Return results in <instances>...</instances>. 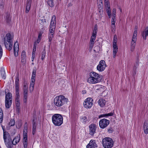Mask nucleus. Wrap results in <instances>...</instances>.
I'll return each mask as SVG.
<instances>
[{
	"instance_id": "nucleus-1",
	"label": "nucleus",
	"mask_w": 148,
	"mask_h": 148,
	"mask_svg": "<svg viewBox=\"0 0 148 148\" xmlns=\"http://www.w3.org/2000/svg\"><path fill=\"white\" fill-rule=\"evenodd\" d=\"M102 76L94 72H91L90 77L88 79V82L90 84H95L100 82L102 79Z\"/></svg>"
},
{
	"instance_id": "nucleus-2",
	"label": "nucleus",
	"mask_w": 148,
	"mask_h": 148,
	"mask_svg": "<svg viewBox=\"0 0 148 148\" xmlns=\"http://www.w3.org/2000/svg\"><path fill=\"white\" fill-rule=\"evenodd\" d=\"M68 101L67 98L63 95L56 96L54 99V102L55 105L57 106L60 107L65 104H66Z\"/></svg>"
},
{
	"instance_id": "nucleus-3",
	"label": "nucleus",
	"mask_w": 148,
	"mask_h": 148,
	"mask_svg": "<svg viewBox=\"0 0 148 148\" xmlns=\"http://www.w3.org/2000/svg\"><path fill=\"white\" fill-rule=\"evenodd\" d=\"M52 122L55 126H60L63 123V118L62 115L60 114H54L52 117Z\"/></svg>"
},
{
	"instance_id": "nucleus-4",
	"label": "nucleus",
	"mask_w": 148,
	"mask_h": 148,
	"mask_svg": "<svg viewBox=\"0 0 148 148\" xmlns=\"http://www.w3.org/2000/svg\"><path fill=\"white\" fill-rule=\"evenodd\" d=\"M20 140V136L18 135L16 136L12 141V139L10 136V137L6 139L7 145L5 144L8 148H12L13 145H15L17 144Z\"/></svg>"
},
{
	"instance_id": "nucleus-5",
	"label": "nucleus",
	"mask_w": 148,
	"mask_h": 148,
	"mask_svg": "<svg viewBox=\"0 0 148 148\" xmlns=\"http://www.w3.org/2000/svg\"><path fill=\"white\" fill-rule=\"evenodd\" d=\"M102 144L104 148H112L114 145V142L111 138L106 137L103 139Z\"/></svg>"
},
{
	"instance_id": "nucleus-6",
	"label": "nucleus",
	"mask_w": 148,
	"mask_h": 148,
	"mask_svg": "<svg viewBox=\"0 0 148 148\" xmlns=\"http://www.w3.org/2000/svg\"><path fill=\"white\" fill-rule=\"evenodd\" d=\"M137 29L138 27L137 26H135L134 28V31L133 34V36L132 38V41L131 42V51H133L135 46L136 45V36H137Z\"/></svg>"
},
{
	"instance_id": "nucleus-7",
	"label": "nucleus",
	"mask_w": 148,
	"mask_h": 148,
	"mask_svg": "<svg viewBox=\"0 0 148 148\" xmlns=\"http://www.w3.org/2000/svg\"><path fill=\"white\" fill-rule=\"evenodd\" d=\"M28 86L27 84H24L23 86V101L24 103H26L28 97Z\"/></svg>"
},
{
	"instance_id": "nucleus-8",
	"label": "nucleus",
	"mask_w": 148,
	"mask_h": 148,
	"mask_svg": "<svg viewBox=\"0 0 148 148\" xmlns=\"http://www.w3.org/2000/svg\"><path fill=\"white\" fill-rule=\"evenodd\" d=\"M36 71L35 70H34L32 72V73L31 78V81L30 82L29 86L30 93H32L34 89V82L35 81L36 75Z\"/></svg>"
},
{
	"instance_id": "nucleus-9",
	"label": "nucleus",
	"mask_w": 148,
	"mask_h": 148,
	"mask_svg": "<svg viewBox=\"0 0 148 148\" xmlns=\"http://www.w3.org/2000/svg\"><path fill=\"white\" fill-rule=\"evenodd\" d=\"M93 103L92 99L90 97L87 98L84 101L83 104L84 108H90Z\"/></svg>"
},
{
	"instance_id": "nucleus-10",
	"label": "nucleus",
	"mask_w": 148,
	"mask_h": 148,
	"mask_svg": "<svg viewBox=\"0 0 148 148\" xmlns=\"http://www.w3.org/2000/svg\"><path fill=\"white\" fill-rule=\"evenodd\" d=\"M110 123L109 120L104 119L100 120L99 122L100 127L102 129H104L107 127Z\"/></svg>"
},
{
	"instance_id": "nucleus-11",
	"label": "nucleus",
	"mask_w": 148,
	"mask_h": 148,
	"mask_svg": "<svg viewBox=\"0 0 148 148\" xmlns=\"http://www.w3.org/2000/svg\"><path fill=\"white\" fill-rule=\"evenodd\" d=\"M106 67L105 62L104 60H101L99 62V64L97 66V68L99 71L101 72L104 70Z\"/></svg>"
},
{
	"instance_id": "nucleus-12",
	"label": "nucleus",
	"mask_w": 148,
	"mask_h": 148,
	"mask_svg": "<svg viewBox=\"0 0 148 148\" xmlns=\"http://www.w3.org/2000/svg\"><path fill=\"white\" fill-rule=\"evenodd\" d=\"M89 134L92 136L96 133V130L97 129V126L95 124H91L89 125Z\"/></svg>"
},
{
	"instance_id": "nucleus-13",
	"label": "nucleus",
	"mask_w": 148,
	"mask_h": 148,
	"mask_svg": "<svg viewBox=\"0 0 148 148\" xmlns=\"http://www.w3.org/2000/svg\"><path fill=\"white\" fill-rule=\"evenodd\" d=\"M2 128L3 131V138L5 144L7 145V142L6 141V139L10 137V135L8 132L5 131V129L4 127L3 126H2Z\"/></svg>"
},
{
	"instance_id": "nucleus-14",
	"label": "nucleus",
	"mask_w": 148,
	"mask_h": 148,
	"mask_svg": "<svg viewBox=\"0 0 148 148\" xmlns=\"http://www.w3.org/2000/svg\"><path fill=\"white\" fill-rule=\"evenodd\" d=\"M97 147L95 141L91 140L86 146V148H95Z\"/></svg>"
},
{
	"instance_id": "nucleus-15",
	"label": "nucleus",
	"mask_w": 148,
	"mask_h": 148,
	"mask_svg": "<svg viewBox=\"0 0 148 148\" xmlns=\"http://www.w3.org/2000/svg\"><path fill=\"white\" fill-rule=\"evenodd\" d=\"M56 17L55 16L53 15L52 18L51 22L49 28L55 29L56 28Z\"/></svg>"
},
{
	"instance_id": "nucleus-16",
	"label": "nucleus",
	"mask_w": 148,
	"mask_h": 148,
	"mask_svg": "<svg viewBox=\"0 0 148 148\" xmlns=\"http://www.w3.org/2000/svg\"><path fill=\"white\" fill-rule=\"evenodd\" d=\"M8 91V89H6L5 90V100L12 101V95L11 93L9 92L7 93V92Z\"/></svg>"
},
{
	"instance_id": "nucleus-17",
	"label": "nucleus",
	"mask_w": 148,
	"mask_h": 148,
	"mask_svg": "<svg viewBox=\"0 0 148 148\" xmlns=\"http://www.w3.org/2000/svg\"><path fill=\"white\" fill-rule=\"evenodd\" d=\"M14 54L15 57H17L18 55V52L19 49V45L18 42L17 41L15 42L14 43Z\"/></svg>"
},
{
	"instance_id": "nucleus-18",
	"label": "nucleus",
	"mask_w": 148,
	"mask_h": 148,
	"mask_svg": "<svg viewBox=\"0 0 148 148\" xmlns=\"http://www.w3.org/2000/svg\"><path fill=\"white\" fill-rule=\"evenodd\" d=\"M4 44L5 48L8 50H11L12 47V42H9L7 40H4Z\"/></svg>"
},
{
	"instance_id": "nucleus-19",
	"label": "nucleus",
	"mask_w": 148,
	"mask_h": 148,
	"mask_svg": "<svg viewBox=\"0 0 148 148\" xmlns=\"http://www.w3.org/2000/svg\"><path fill=\"white\" fill-rule=\"evenodd\" d=\"M96 36H92L90 38V47L89 48L91 50H92L94 46L95 43V40Z\"/></svg>"
},
{
	"instance_id": "nucleus-20",
	"label": "nucleus",
	"mask_w": 148,
	"mask_h": 148,
	"mask_svg": "<svg viewBox=\"0 0 148 148\" xmlns=\"http://www.w3.org/2000/svg\"><path fill=\"white\" fill-rule=\"evenodd\" d=\"M143 128L145 134H148V121H145L143 125Z\"/></svg>"
},
{
	"instance_id": "nucleus-21",
	"label": "nucleus",
	"mask_w": 148,
	"mask_h": 148,
	"mask_svg": "<svg viewBox=\"0 0 148 148\" xmlns=\"http://www.w3.org/2000/svg\"><path fill=\"white\" fill-rule=\"evenodd\" d=\"M13 37L10 33L7 34L5 36L4 40H7L9 42H12Z\"/></svg>"
},
{
	"instance_id": "nucleus-22",
	"label": "nucleus",
	"mask_w": 148,
	"mask_h": 148,
	"mask_svg": "<svg viewBox=\"0 0 148 148\" xmlns=\"http://www.w3.org/2000/svg\"><path fill=\"white\" fill-rule=\"evenodd\" d=\"M142 35L143 38L144 40H146L147 37L148 36V26L147 27L145 30L142 32Z\"/></svg>"
},
{
	"instance_id": "nucleus-23",
	"label": "nucleus",
	"mask_w": 148,
	"mask_h": 148,
	"mask_svg": "<svg viewBox=\"0 0 148 148\" xmlns=\"http://www.w3.org/2000/svg\"><path fill=\"white\" fill-rule=\"evenodd\" d=\"M98 103L99 106L103 107L105 105L106 101L104 99H100L98 101Z\"/></svg>"
},
{
	"instance_id": "nucleus-24",
	"label": "nucleus",
	"mask_w": 148,
	"mask_h": 148,
	"mask_svg": "<svg viewBox=\"0 0 148 148\" xmlns=\"http://www.w3.org/2000/svg\"><path fill=\"white\" fill-rule=\"evenodd\" d=\"M27 2L25 10V12L26 13H28L30 10L31 3V0H27Z\"/></svg>"
},
{
	"instance_id": "nucleus-25",
	"label": "nucleus",
	"mask_w": 148,
	"mask_h": 148,
	"mask_svg": "<svg viewBox=\"0 0 148 148\" xmlns=\"http://www.w3.org/2000/svg\"><path fill=\"white\" fill-rule=\"evenodd\" d=\"M21 61L23 62H25L26 60V55L25 52L23 51H22L21 54Z\"/></svg>"
},
{
	"instance_id": "nucleus-26",
	"label": "nucleus",
	"mask_w": 148,
	"mask_h": 148,
	"mask_svg": "<svg viewBox=\"0 0 148 148\" xmlns=\"http://www.w3.org/2000/svg\"><path fill=\"white\" fill-rule=\"evenodd\" d=\"M118 51V47L117 46H113V57L114 58H115L116 53Z\"/></svg>"
},
{
	"instance_id": "nucleus-27",
	"label": "nucleus",
	"mask_w": 148,
	"mask_h": 148,
	"mask_svg": "<svg viewBox=\"0 0 148 148\" xmlns=\"http://www.w3.org/2000/svg\"><path fill=\"white\" fill-rule=\"evenodd\" d=\"M12 101L10 100H5V106L6 108H9L10 107L12 104Z\"/></svg>"
},
{
	"instance_id": "nucleus-28",
	"label": "nucleus",
	"mask_w": 148,
	"mask_h": 148,
	"mask_svg": "<svg viewBox=\"0 0 148 148\" xmlns=\"http://www.w3.org/2000/svg\"><path fill=\"white\" fill-rule=\"evenodd\" d=\"M16 97H20L19 86H15Z\"/></svg>"
},
{
	"instance_id": "nucleus-29",
	"label": "nucleus",
	"mask_w": 148,
	"mask_h": 148,
	"mask_svg": "<svg viewBox=\"0 0 148 148\" xmlns=\"http://www.w3.org/2000/svg\"><path fill=\"white\" fill-rule=\"evenodd\" d=\"M1 75L2 78L5 79L6 78V75L5 71V70L4 68H1Z\"/></svg>"
},
{
	"instance_id": "nucleus-30",
	"label": "nucleus",
	"mask_w": 148,
	"mask_h": 148,
	"mask_svg": "<svg viewBox=\"0 0 148 148\" xmlns=\"http://www.w3.org/2000/svg\"><path fill=\"white\" fill-rule=\"evenodd\" d=\"M34 119L33 120V124L32 133L33 135H34L35 133L36 126V124L35 122H34Z\"/></svg>"
},
{
	"instance_id": "nucleus-31",
	"label": "nucleus",
	"mask_w": 148,
	"mask_h": 148,
	"mask_svg": "<svg viewBox=\"0 0 148 148\" xmlns=\"http://www.w3.org/2000/svg\"><path fill=\"white\" fill-rule=\"evenodd\" d=\"M116 22L115 18H112L111 20V27L112 28V31L113 30L115 29V24Z\"/></svg>"
},
{
	"instance_id": "nucleus-32",
	"label": "nucleus",
	"mask_w": 148,
	"mask_h": 148,
	"mask_svg": "<svg viewBox=\"0 0 148 148\" xmlns=\"http://www.w3.org/2000/svg\"><path fill=\"white\" fill-rule=\"evenodd\" d=\"M117 42V37L116 35H114V38L113 41V46H114V45L115 46H117L116 45V43Z\"/></svg>"
},
{
	"instance_id": "nucleus-33",
	"label": "nucleus",
	"mask_w": 148,
	"mask_h": 148,
	"mask_svg": "<svg viewBox=\"0 0 148 148\" xmlns=\"http://www.w3.org/2000/svg\"><path fill=\"white\" fill-rule=\"evenodd\" d=\"M3 113L2 109L0 108V123H1L3 121Z\"/></svg>"
},
{
	"instance_id": "nucleus-34",
	"label": "nucleus",
	"mask_w": 148,
	"mask_h": 148,
	"mask_svg": "<svg viewBox=\"0 0 148 148\" xmlns=\"http://www.w3.org/2000/svg\"><path fill=\"white\" fill-rule=\"evenodd\" d=\"M15 101L16 106L18 108L19 107H20L19 97H16Z\"/></svg>"
},
{
	"instance_id": "nucleus-35",
	"label": "nucleus",
	"mask_w": 148,
	"mask_h": 148,
	"mask_svg": "<svg viewBox=\"0 0 148 148\" xmlns=\"http://www.w3.org/2000/svg\"><path fill=\"white\" fill-rule=\"evenodd\" d=\"M47 3L49 6L51 7H52L54 6L53 0H48Z\"/></svg>"
},
{
	"instance_id": "nucleus-36",
	"label": "nucleus",
	"mask_w": 148,
	"mask_h": 148,
	"mask_svg": "<svg viewBox=\"0 0 148 148\" xmlns=\"http://www.w3.org/2000/svg\"><path fill=\"white\" fill-rule=\"evenodd\" d=\"M46 56V52L45 50L42 52L41 54V59L43 60L45 58Z\"/></svg>"
},
{
	"instance_id": "nucleus-37",
	"label": "nucleus",
	"mask_w": 148,
	"mask_h": 148,
	"mask_svg": "<svg viewBox=\"0 0 148 148\" xmlns=\"http://www.w3.org/2000/svg\"><path fill=\"white\" fill-rule=\"evenodd\" d=\"M54 34H49L48 35V38L49 39V42H51L53 39V37Z\"/></svg>"
},
{
	"instance_id": "nucleus-38",
	"label": "nucleus",
	"mask_w": 148,
	"mask_h": 148,
	"mask_svg": "<svg viewBox=\"0 0 148 148\" xmlns=\"http://www.w3.org/2000/svg\"><path fill=\"white\" fill-rule=\"evenodd\" d=\"M15 124V121L13 120H11L9 123V125L11 126H13Z\"/></svg>"
},
{
	"instance_id": "nucleus-39",
	"label": "nucleus",
	"mask_w": 148,
	"mask_h": 148,
	"mask_svg": "<svg viewBox=\"0 0 148 148\" xmlns=\"http://www.w3.org/2000/svg\"><path fill=\"white\" fill-rule=\"evenodd\" d=\"M103 117L108 116H112L113 115V113L112 112H110L107 114H103Z\"/></svg>"
},
{
	"instance_id": "nucleus-40",
	"label": "nucleus",
	"mask_w": 148,
	"mask_h": 148,
	"mask_svg": "<svg viewBox=\"0 0 148 148\" xmlns=\"http://www.w3.org/2000/svg\"><path fill=\"white\" fill-rule=\"evenodd\" d=\"M41 22L40 23V24L41 25H42L43 26H45V24L46 23V20L45 19L40 20Z\"/></svg>"
},
{
	"instance_id": "nucleus-41",
	"label": "nucleus",
	"mask_w": 148,
	"mask_h": 148,
	"mask_svg": "<svg viewBox=\"0 0 148 148\" xmlns=\"http://www.w3.org/2000/svg\"><path fill=\"white\" fill-rule=\"evenodd\" d=\"M19 79L18 77H16L15 81V86H19Z\"/></svg>"
},
{
	"instance_id": "nucleus-42",
	"label": "nucleus",
	"mask_w": 148,
	"mask_h": 148,
	"mask_svg": "<svg viewBox=\"0 0 148 148\" xmlns=\"http://www.w3.org/2000/svg\"><path fill=\"white\" fill-rule=\"evenodd\" d=\"M23 144L24 148H27V140H23Z\"/></svg>"
},
{
	"instance_id": "nucleus-43",
	"label": "nucleus",
	"mask_w": 148,
	"mask_h": 148,
	"mask_svg": "<svg viewBox=\"0 0 148 148\" xmlns=\"http://www.w3.org/2000/svg\"><path fill=\"white\" fill-rule=\"evenodd\" d=\"M55 29H52V28H49V34H54L55 33Z\"/></svg>"
},
{
	"instance_id": "nucleus-44",
	"label": "nucleus",
	"mask_w": 148,
	"mask_h": 148,
	"mask_svg": "<svg viewBox=\"0 0 148 148\" xmlns=\"http://www.w3.org/2000/svg\"><path fill=\"white\" fill-rule=\"evenodd\" d=\"M81 120L84 123H85L87 121V118L86 116L82 117Z\"/></svg>"
},
{
	"instance_id": "nucleus-45",
	"label": "nucleus",
	"mask_w": 148,
	"mask_h": 148,
	"mask_svg": "<svg viewBox=\"0 0 148 148\" xmlns=\"http://www.w3.org/2000/svg\"><path fill=\"white\" fill-rule=\"evenodd\" d=\"M107 130L108 132H109V133H112L114 131L113 128L111 127H108L107 129Z\"/></svg>"
},
{
	"instance_id": "nucleus-46",
	"label": "nucleus",
	"mask_w": 148,
	"mask_h": 148,
	"mask_svg": "<svg viewBox=\"0 0 148 148\" xmlns=\"http://www.w3.org/2000/svg\"><path fill=\"white\" fill-rule=\"evenodd\" d=\"M105 6L106 8H108V9L109 10L110 9V5L108 1L105 2Z\"/></svg>"
},
{
	"instance_id": "nucleus-47",
	"label": "nucleus",
	"mask_w": 148,
	"mask_h": 148,
	"mask_svg": "<svg viewBox=\"0 0 148 148\" xmlns=\"http://www.w3.org/2000/svg\"><path fill=\"white\" fill-rule=\"evenodd\" d=\"M36 48L35 47H33V51L32 52V57L34 56L35 55V52L36 50Z\"/></svg>"
},
{
	"instance_id": "nucleus-48",
	"label": "nucleus",
	"mask_w": 148,
	"mask_h": 148,
	"mask_svg": "<svg viewBox=\"0 0 148 148\" xmlns=\"http://www.w3.org/2000/svg\"><path fill=\"white\" fill-rule=\"evenodd\" d=\"M3 53V50L0 45V59L1 58Z\"/></svg>"
},
{
	"instance_id": "nucleus-49",
	"label": "nucleus",
	"mask_w": 148,
	"mask_h": 148,
	"mask_svg": "<svg viewBox=\"0 0 148 148\" xmlns=\"http://www.w3.org/2000/svg\"><path fill=\"white\" fill-rule=\"evenodd\" d=\"M99 6H100V8L98 9V10L99 12L100 13V14L103 13V8L101 6V5H100Z\"/></svg>"
},
{
	"instance_id": "nucleus-50",
	"label": "nucleus",
	"mask_w": 148,
	"mask_h": 148,
	"mask_svg": "<svg viewBox=\"0 0 148 148\" xmlns=\"http://www.w3.org/2000/svg\"><path fill=\"white\" fill-rule=\"evenodd\" d=\"M27 130V122H26L24 125V127L23 130Z\"/></svg>"
},
{
	"instance_id": "nucleus-51",
	"label": "nucleus",
	"mask_w": 148,
	"mask_h": 148,
	"mask_svg": "<svg viewBox=\"0 0 148 148\" xmlns=\"http://www.w3.org/2000/svg\"><path fill=\"white\" fill-rule=\"evenodd\" d=\"M97 31V30H93L92 35L96 36Z\"/></svg>"
},
{
	"instance_id": "nucleus-52",
	"label": "nucleus",
	"mask_w": 148,
	"mask_h": 148,
	"mask_svg": "<svg viewBox=\"0 0 148 148\" xmlns=\"http://www.w3.org/2000/svg\"><path fill=\"white\" fill-rule=\"evenodd\" d=\"M42 32H40L38 34V38L40 39H41V38L42 37Z\"/></svg>"
},
{
	"instance_id": "nucleus-53",
	"label": "nucleus",
	"mask_w": 148,
	"mask_h": 148,
	"mask_svg": "<svg viewBox=\"0 0 148 148\" xmlns=\"http://www.w3.org/2000/svg\"><path fill=\"white\" fill-rule=\"evenodd\" d=\"M23 140H27V135H23Z\"/></svg>"
},
{
	"instance_id": "nucleus-54",
	"label": "nucleus",
	"mask_w": 148,
	"mask_h": 148,
	"mask_svg": "<svg viewBox=\"0 0 148 148\" xmlns=\"http://www.w3.org/2000/svg\"><path fill=\"white\" fill-rule=\"evenodd\" d=\"M107 14L109 16H110L111 13V11L110 10H107Z\"/></svg>"
},
{
	"instance_id": "nucleus-55",
	"label": "nucleus",
	"mask_w": 148,
	"mask_h": 148,
	"mask_svg": "<svg viewBox=\"0 0 148 148\" xmlns=\"http://www.w3.org/2000/svg\"><path fill=\"white\" fill-rule=\"evenodd\" d=\"M38 44L35 41L34 43L33 47H35V48H36V47L38 45Z\"/></svg>"
},
{
	"instance_id": "nucleus-56",
	"label": "nucleus",
	"mask_w": 148,
	"mask_h": 148,
	"mask_svg": "<svg viewBox=\"0 0 148 148\" xmlns=\"http://www.w3.org/2000/svg\"><path fill=\"white\" fill-rule=\"evenodd\" d=\"M94 30L97 31V25H95L94 27Z\"/></svg>"
},
{
	"instance_id": "nucleus-57",
	"label": "nucleus",
	"mask_w": 148,
	"mask_h": 148,
	"mask_svg": "<svg viewBox=\"0 0 148 148\" xmlns=\"http://www.w3.org/2000/svg\"><path fill=\"white\" fill-rule=\"evenodd\" d=\"M113 14H116V10L114 8L112 10Z\"/></svg>"
},
{
	"instance_id": "nucleus-58",
	"label": "nucleus",
	"mask_w": 148,
	"mask_h": 148,
	"mask_svg": "<svg viewBox=\"0 0 148 148\" xmlns=\"http://www.w3.org/2000/svg\"><path fill=\"white\" fill-rule=\"evenodd\" d=\"M41 39L38 38L37 41H36V42L38 44L40 41Z\"/></svg>"
},
{
	"instance_id": "nucleus-59",
	"label": "nucleus",
	"mask_w": 148,
	"mask_h": 148,
	"mask_svg": "<svg viewBox=\"0 0 148 148\" xmlns=\"http://www.w3.org/2000/svg\"><path fill=\"white\" fill-rule=\"evenodd\" d=\"M97 1H98L99 3H100L101 4H102L103 3L102 0H97Z\"/></svg>"
},
{
	"instance_id": "nucleus-60",
	"label": "nucleus",
	"mask_w": 148,
	"mask_h": 148,
	"mask_svg": "<svg viewBox=\"0 0 148 148\" xmlns=\"http://www.w3.org/2000/svg\"><path fill=\"white\" fill-rule=\"evenodd\" d=\"M103 117V114H101V115H99V118H100L101 117Z\"/></svg>"
},
{
	"instance_id": "nucleus-61",
	"label": "nucleus",
	"mask_w": 148,
	"mask_h": 148,
	"mask_svg": "<svg viewBox=\"0 0 148 148\" xmlns=\"http://www.w3.org/2000/svg\"><path fill=\"white\" fill-rule=\"evenodd\" d=\"M115 16H116V14H112L113 17L112 18H115Z\"/></svg>"
},
{
	"instance_id": "nucleus-62",
	"label": "nucleus",
	"mask_w": 148,
	"mask_h": 148,
	"mask_svg": "<svg viewBox=\"0 0 148 148\" xmlns=\"http://www.w3.org/2000/svg\"><path fill=\"white\" fill-rule=\"evenodd\" d=\"M82 92L83 94H85L86 93V90L82 91Z\"/></svg>"
},
{
	"instance_id": "nucleus-63",
	"label": "nucleus",
	"mask_w": 148,
	"mask_h": 148,
	"mask_svg": "<svg viewBox=\"0 0 148 148\" xmlns=\"http://www.w3.org/2000/svg\"><path fill=\"white\" fill-rule=\"evenodd\" d=\"M23 133H27V130H23Z\"/></svg>"
},
{
	"instance_id": "nucleus-64",
	"label": "nucleus",
	"mask_w": 148,
	"mask_h": 148,
	"mask_svg": "<svg viewBox=\"0 0 148 148\" xmlns=\"http://www.w3.org/2000/svg\"><path fill=\"white\" fill-rule=\"evenodd\" d=\"M34 57H35V55L34 56H33L32 57V61H33L34 59Z\"/></svg>"
}]
</instances>
